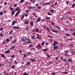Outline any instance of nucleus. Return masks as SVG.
<instances>
[{
  "label": "nucleus",
  "mask_w": 75,
  "mask_h": 75,
  "mask_svg": "<svg viewBox=\"0 0 75 75\" xmlns=\"http://www.w3.org/2000/svg\"><path fill=\"white\" fill-rule=\"evenodd\" d=\"M35 48H36L38 50H40L41 48H42V46L40 45V44H38L37 46H36Z\"/></svg>",
  "instance_id": "obj_1"
},
{
  "label": "nucleus",
  "mask_w": 75,
  "mask_h": 75,
  "mask_svg": "<svg viewBox=\"0 0 75 75\" xmlns=\"http://www.w3.org/2000/svg\"><path fill=\"white\" fill-rule=\"evenodd\" d=\"M57 44H58V42L56 41H54V42L52 44L53 46H54V47H55V46H57Z\"/></svg>",
  "instance_id": "obj_2"
},
{
  "label": "nucleus",
  "mask_w": 75,
  "mask_h": 75,
  "mask_svg": "<svg viewBox=\"0 0 75 75\" xmlns=\"http://www.w3.org/2000/svg\"><path fill=\"white\" fill-rule=\"evenodd\" d=\"M41 18L38 17V19H37V20L36 21V23H38V22H40V21H41Z\"/></svg>",
  "instance_id": "obj_3"
},
{
  "label": "nucleus",
  "mask_w": 75,
  "mask_h": 75,
  "mask_svg": "<svg viewBox=\"0 0 75 75\" xmlns=\"http://www.w3.org/2000/svg\"><path fill=\"white\" fill-rule=\"evenodd\" d=\"M28 9L30 10V9H34L35 7L34 6H28Z\"/></svg>",
  "instance_id": "obj_4"
},
{
  "label": "nucleus",
  "mask_w": 75,
  "mask_h": 75,
  "mask_svg": "<svg viewBox=\"0 0 75 75\" xmlns=\"http://www.w3.org/2000/svg\"><path fill=\"white\" fill-rule=\"evenodd\" d=\"M50 2H49L45 3L43 4V5H44L45 6H47L48 5H50Z\"/></svg>",
  "instance_id": "obj_5"
},
{
  "label": "nucleus",
  "mask_w": 75,
  "mask_h": 75,
  "mask_svg": "<svg viewBox=\"0 0 75 75\" xmlns=\"http://www.w3.org/2000/svg\"><path fill=\"white\" fill-rule=\"evenodd\" d=\"M53 50L54 51L55 50H58V46H55L53 47Z\"/></svg>",
  "instance_id": "obj_6"
},
{
  "label": "nucleus",
  "mask_w": 75,
  "mask_h": 75,
  "mask_svg": "<svg viewBox=\"0 0 75 75\" xmlns=\"http://www.w3.org/2000/svg\"><path fill=\"white\" fill-rule=\"evenodd\" d=\"M13 28L14 29H19L20 28V27L17 26H13Z\"/></svg>",
  "instance_id": "obj_7"
},
{
  "label": "nucleus",
  "mask_w": 75,
  "mask_h": 75,
  "mask_svg": "<svg viewBox=\"0 0 75 75\" xmlns=\"http://www.w3.org/2000/svg\"><path fill=\"white\" fill-rule=\"evenodd\" d=\"M1 54V56L3 58H5L6 57V56L3 54Z\"/></svg>",
  "instance_id": "obj_8"
},
{
  "label": "nucleus",
  "mask_w": 75,
  "mask_h": 75,
  "mask_svg": "<svg viewBox=\"0 0 75 75\" xmlns=\"http://www.w3.org/2000/svg\"><path fill=\"white\" fill-rule=\"evenodd\" d=\"M14 68H15V66L14 65L11 66V69H14Z\"/></svg>",
  "instance_id": "obj_9"
},
{
  "label": "nucleus",
  "mask_w": 75,
  "mask_h": 75,
  "mask_svg": "<svg viewBox=\"0 0 75 75\" xmlns=\"http://www.w3.org/2000/svg\"><path fill=\"white\" fill-rule=\"evenodd\" d=\"M14 48H15V46H13V47H11V48L10 49V50H14Z\"/></svg>",
  "instance_id": "obj_10"
},
{
  "label": "nucleus",
  "mask_w": 75,
  "mask_h": 75,
  "mask_svg": "<svg viewBox=\"0 0 75 75\" xmlns=\"http://www.w3.org/2000/svg\"><path fill=\"white\" fill-rule=\"evenodd\" d=\"M42 50H43V51L47 52V51H48V48H46L44 49H43Z\"/></svg>",
  "instance_id": "obj_11"
},
{
  "label": "nucleus",
  "mask_w": 75,
  "mask_h": 75,
  "mask_svg": "<svg viewBox=\"0 0 75 75\" xmlns=\"http://www.w3.org/2000/svg\"><path fill=\"white\" fill-rule=\"evenodd\" d=\"M9 52H10V50H7L5 52V54H7V53H9Z\"/></svg>",
  "instance_id": "obj_12"
},
{
  "label": "nucleus",
  "mask_w": 75,
  "mask_h": 75,
  "mask_svg": "<svg viewBox=\"0 0 75 75\" xmlns=\"http://www.w3.org/2000/svg\"><path fill=\"white\" fill-rule=\"evenodd\" d=\"M24 23L25 24H29V23H28V21H25V22Z\"/></svg>",
  "instance_id": "obj_13"
},
{
  "label": "nucleus",
  "mask_w": 75,
  "mask_h": 75,
  "mask_svg": "<svg viewBox=\"0 0 75 75\" xmlns=\"http://www.w3.org/2000/svg\"><path fill=\"white\" fill-rule=\"evenodd\" d=\"M25 13L24 14V15H23V16H22V17L21 18V20H23V19L24 18V16H25Z\"/></svg>",
  "instance_id": "obj_14"
},
{
  "label": "nucleus",
  "mask_w": 75,
  "mask_h": 75,
  "mask_svg": "<svg viewBox=\"0 0 75 75\" xmlns=\"http://www.w3.org/2000/svg\"><path fill=\"white\" fill-rule=\"evenodd\" d=\"M31 63V62H27L26 65H29V64H30Z\"/></svg>",
  "instance_id": "obj_15"
},
{
  "label": "nucleus",
  "mask_w": 75,
  "mask_h": 75,
  "mask_svg": "<svg viewBox=\"0 0 75 75\" xmlns=\"http://www.w3.org/2000/svg\"><path fill=\"white\" fill-rule=\"evenodd\" d=\"M46 19L47 20H50L51 19V18L50 17H46Z\"/></svg>",
  "instance_id": "obj_16"
},
{
  "label": "nucleus",
  "mask_w": 75,
  "mask_h": 75,
  "mask_svg": "<svg viewBox=\"0 0 75 75\" xmlns=\"http://www.w3.org/2000/svg\"><path fill=\"white\" fill-rule=\"evenodd\" d=\"M20 8V7H17L16 8H15V11H17Z\"/></svg>",
  "instance_id": "obj_17"
},
{
  "label": "nucleus",
  "mask_w": 75,
  "mask_h": 75,
  "mask_svg": "<svg viewBox=\"0 0 75 75\" xmlns=\"http://www.w3.org/2000/svg\"><path fill=\"white\" fill-rule=\"evenodd\" d=\"M16 41H17V40H16V39L15 40L13 41L11 43L12 44H13L14 43H15L16 42Z\"/></svg>",
  "instance_id": "obj_18"
},
{
  "label": "nucleus",
  "mask_w": 75,
  "mask_h": 75,
  "mask_svg": "<svg viewBox=\"0 0 75 75\" xmlns=\"http://www.w3.org/2000/svg\"><path fill=\"white\" fill-rule=\"evenodd\" d=\"M35 31L36 33H38L39 32V30L38 28H36L35 29Z\"/></svg>",
  "instance_id": "obj_19"
},
{
  "label": "nucleus",
  "mask_w": 75,
  "mask_h": 75,
  "mask_svg": "<svg viewBox=\"0 0 75 75\" xmlns=\"http://www.w3.org/2000/svg\"><path fill=\"white\" fill-rule=\"evenodd\" d=\"M30 24L31 26V27H33V22H30Z\"/></svg>",
  "instance_id": "obj_20"
},
{
  "label": "nucleus",
  "mask_w": 75,
  "mask_h": 75,
  "mask_svg": "<svg viewBox=\"0 0 75 75\" xmlns=\"http://www.w3.org/2000/svg\"><path fill=\"white\" fill-rule=\"evenodd\" d=\"M31 61H33V62H35V61H36V60H35V59H31Z\"/></svg>",
  "instance_id": "obj_21"
},
{
  "label": "nucleus",
  "mask_w": 75,
  "mask_h": 75,
  "mask_svg": "<svg viewBox=\"0 0 75 75\" xmlns=\"http://www.w3.org/2000/svg\"><path fill=\"white\" fill-rule=\"evenodd\" d=\"M75 6V4H73L72 6V8H74Z\"/></svg>",
  "instance_id": "obj_22"
},
{
  "label": "nucleus",
  "mask_w": 75,
  "mask_h": 75,
  "mask_svg": "<svg viewBox=\"0 0 75 75\" xmlns=\"http://www.w3.org/2000/svg\"><path fill=\"white\" fill-rule=\"evenodd\" d=\"M15 12L14 11H13L12 12L11 14H12V16H13V15H14V14Z\"/></svg>",
  "instance_id": "obj_23"
},
{
  "label": "nucleus",
  "mask_w": 75,
  "mask_h": 75,
  "mask_svg": "<svg viewBox=\"0 0 75 75\" xmlns=\"http://www.w3.org/2000/svg\"><path fill=\"white\" fill-rule=\"evenodd\" d=\"M3 13L2 12H0V16H3Z\"/></svg>",
  "instance_id": "obj_24"
},
{
  "label": "nucleus",
  "mask_w": 75,
  "mask_h": 75,
  "mask_svg": "<svg viewBox=\"0 0 75 75\" xmlns=\"http://www.w3.org/2000/svg\"><path fill=\"white\" fill-rule=\"evenodd\" d=\"M68 60L69 61V62H72V60H71V59H69V58L68 59Z\"/></svg>",
  "instance_id": "obj_25"
},
{
  "label": "nucleus",
  "mask_w": 75,
  "mask_h": 75,
  "mask_svg": "<svg viewBox=\"0 0 75 75\" xmlns=\"http://www.w3.org/2000/svg\"><path fill=\"white\" fill-rule=\"evenodd\" d=\"M69 52L67 50H66L64 51V52L65 53V54H68Z\"/></svg>",
  "instance_id": "obj_26"
},
{
  "label": "nucleus",
  "mask_w": 75,
  "mask_h": 75,
  "mask_svg": "<svg viewBox=\"0 0 75 75\" xmlns=\"http://www.w3.org/2000/svg\"><path fill=\"white\" fill-rule=\"evenodd\" d=\"M50 31H53V32L54 33H57V32L55 31L56 30H53L52 29H51L50 30Z\"/></svg>",
  "instance_id": "obj_27"
},
{
  "label": "nucleus",
  "mask_w": 75,
  "mask_h": 75,
  "mask_svg": "<svg viewBox=\"0 0 75 75\" xmlns=\"http://www.w3.org/2000/svg\"><path fill=\"white\" fill-rule=\"evenodd\" d=\"M65 23H67V24H68V23H69V21H68V20H66L65 21Z\"/></svg>",
  "instance_id": "obj_28"
},
{
  "label": "nucleus",
  "mask_w": 75,
  "mask_h": 75,
  "mask_svg": "<svg viewBox=\"0 0 75 75\" xmlns=\"http://www.w3.org/2000/svg\"><path fill=\"white\" fill-rule=\"evenodd\" d=\"M10 41V40L9 39H6V42H9V41Z\"/></svg>",
  "instance_id": "obj_29"
},
{
  "label": "nucleus",
  "mask_w": 75,
  "mask_h": 75,
  "mask_svg": "<svg viewBox=\"0 0 75 75\" xmlns=\"http://www.w3.org/2000/svg\"><path fill=\"white\" fill-rule=\"evenodd\" d=\"M44 44H45V43L44 42H42V43L41 44V45L42 46L44 45Z\"/></svg>",
  "instance_id": "obj_30"
},
{
  "label": "nucleus",
  "mask_w": 75,
  "mask_h": 75,
  "mask_svg": "<svg viewBox=\"0 0 75 75\" xmlns=\"http://www.w3.org/2000/svg\"><path fill=\"white\" fill-rule=\"evenodd\" d=\"M13 33V30H11L9 32V34H11Z\"/></svg>",
  "instance_id": "obj_31"
},
{
  "label": "nucleus",
  "mask_w": 75,
  "mask_h": 75,
  "mask_svg": "<svg viewBox=\"0 0 75 75\" xmlns=\"http://www.w3.org/2000/svg\"><path fill=\"white\" fill-rule=\"evenodd\" d=\"M46 55L47 56V58H50V56L49 55V54H46Z\"/></svg>",
  "instance_id": "obj_32"
},
{
  "label": "nucleus",
  "mask_w": 75,
  "mask_h": 75,
  "mask_svg": "<svg viewBox=\"0 0 75 75\" xmlns=\"http://www.w3.org/2000/svg\"><path fill=\"white\" fill-rule=\"evenodd\" d=\"M25 0H21L20 3H23V2H24V1H25Z\"/></svg>",
  "instance_id": "obj_33"
},
{
  "label": "nucleus",
  "mask_w": 75,
  "mask_h": 75,
  "mask_svg": "<svg viewBox=\"0 0 75 75\" xmlns=\"http://www.w3.org/2000/svg\"><path fill=\"white\" fill-rule=\"evenodd\" d=\"M23 75H28V74H27V72H25L23 74Z\"/></svg>",
  "instance_id": "obj_34"
},
{
  "label": "nucleus",
  "mask_w": 75,
  "mask_h": 75,
  "mask_svg": "<svg viewBox=\"0 0 75 75\" xmlns=\"http://www.w3.org/2000/svg\"><path fill=\"white\" fill-rule=\"evenodd\" d=\"M64 19H67V18H68V16H64L63 17Z\"/></svg>",
  "instance_id": "obj_35"
},
{
  "label": "nucleus",
  "mask_w": 75,
  "mask_h": 75,
  "mask_svg": "<svg viewBox=\"0 0 75 75\" xmlns=\"http://www.w3.org/2000/svg\"><path fill=\"white\" fill-rule=\"evenodd\" d=\"M20 11H21V10H20V9H19L17 13H18V14H19L20 13Z\"/></svg>",
  "instance_id": "obj_36"
},
{
  "label": "nucleus",
  "mask_w": 75,
  "mask_h": 75,
  "mask_svg": "<svg viewBox=\"0 0 75 75\" xmlns=\"http://www.w3.org/2000/svg\"><path fill=\"white\" fill-rule=\"evenodd\" d=\"M16 21H14L12 23V25H14L15 23H16Z\"/></svg>",
  "instance_id": "obj_37"
},
{
  "label": "nucleus",
  "mask_w": 75,
  "mask_h": 75,
  "mask_svg": "<svg viewBox=\"0 0 75 75\" xmlns=\"http://www.w3.org/2000/svg\"><path fill=\"white\" fill-rule=\"evenodd\" d=\"M25 4H24V5H26V4H28V1H26L25 2Z\"/></svg>",
  "instance_id": "obj_38"
},
{
  "label": "nucleus",
  "mask_w": 75,
  "mask_h": 75,
  "mask_svg": "<svg viewBox=\"0 0 75 75\" xmlns=\"http://www.w3.org/2000/svg\"><path fill=\"white\" fill-rule=\"evenodd\" d=\"M47 30L48 31V32H50V28H49L47 27Z\"/></svg>",
  "instance_id": "obj_39"
},
{
  "label": "nucleus",
  "mask_w": 75,
  "mask_h": 75,
  "mask_svg": "<svg viewBox=\"0 0 75 75\" xmlns=\"http://www.w3.org/2000/svg\"><path fill=\"white\" fill-rule=\"evenodd\" d=\"M41 8H42V7H41V6H38V9H41Z\"/></svg>",
  "instance_id": "obj_40"
},
{
  "label": "nucleus",
  "mask_w": 75,
  "mask_h": 75,
  "mask_svg": "<svg viewBox=\"0 0 75 75\" xmlns=\"http://www.w3.org/2000/svg\"><path fill=\"white\" fill-rule=\"evenodd\" d=\"M22 41H23V42H25V39H22Z\"/></svg>",
  "instance_id": "obj_41"
},
{
  "label": "nucleus",
  "mask_w": 75,
  "mask_h": 75,
  "mask_svg": "<svg viewBox=\"0 0 75 75\" xmlns=\"http://www.w3.org/2000/svg\"><path fill=\"white\" fill-rule=\"evenodd\" d=\"M27 54H28V55H30V54H31V53L30 52H28L27 53Z\"/></svg>",
  "instance_id": "obj_42"
},
{
  "label": "nucleus",
  "mask_w": 75,
  "mask_h": 75,
  "mask_svg": "<svg viewBox=\"0 0 75 75\" xmlns=\"http://www.w3.org/2000/svg\"><path fill=\"white\" fill-rule=\"evenodd\" d=\"M71 35H73V36H75V32H74L73 33H72Z\"/></svg>",
  "instance_id": "obj_43"
},
{
  "label": "nucleus",
  "mask_w": 75,
  "mask_h": 75,
  "mask_svg": "<svg viewBox=\"0 0 75 75\" xmlns=\"http://www.w3.org/2000/svg\"><path fill=\"white\" fill-rule=\"evenodd\" d=\"M18 14H19V13H16V14L15 15V17H17V16L18 15Z\"/></svg>",
  "instance_id": "obj_44"
},
{
  "label": "nucleus",
  "mask_w": 75,
  "mask_h": 75,
  "mask_svg": "<svg viewBox=\"0 0 75 75\" xmlns=\"http://www.w3.org/2000/svg\"><path fill=\"white\" fill-rule=\"evenodd\" d=\"M3 34H2V33H0V35L2 37H4V36H3Z\"/></svg>",
  "instance_id": "obj_45"
},
{
  "label": "nucleus",
  "mask_w": 75,
  "mask_h": 75,
  "mask_svg": "<svg viewBox=\"0 0 75 75\" xmlns=\"http://www.w3.org/2000/svg\"><path fill=\"white\" fill-rule=\"evenodd\" d=\"M59 58H60V59H61V60H63V59H64V58H63V57H59Z\"/></svg>",
  "instance_id": "obj_46"
},
{
  "label": "nucleus",
  "mask_w": 75,
  "mask_h": 75,
  "mask_svg": "<svg viewBox=\"0 0 75 75\" xmlns=\"http://www.w3.org/2000/svg\"><path fill=\"white\" fill-rule=\"evenodd\" d=\"M33 47V46L31 45H30L29 46V48H31V47Z\"/></svg>",
  "instance_id": "obj_47"
},
{
  "label": "nucleus",
  "mask_w": 75,
  "mask_h": 75,
  "mask_svg": "<svg viewBox=\"0 0 75 75\" xmlns=\"http://www.w3.org/2000/svg\"><path fill=\"white\" fill-rule=\"evenodd\" d=\"M63 61L64 62H66V61H67V60L66 59H63Z\"/></svg>",
  "instance_id": "obj_48"
},
{
  "label": "nucleus",
  "mask_w": 75,
  "mask_h": 75,
  "mask_svg": "<svg viewBox=\"0 0 75 75\" xmlns=\"http://www.w3.org/2000/svg\"><path fill=\"white\" fill-rule=\"evenodd\" d=\"M31 38L32 39H34V38H35V37L34 36H33L31 37Z\"/></svg>",
  "instance_id": "obj_49"
},
{
  "label": "nucleus",
  "mask_w": 75,
  "mask_h": 75,
  "mask_svg": "<svg viewBox=\"0 0 75 75\" xmlns=\"http://www.w3.org/2000/svg\"><path fill=\"white\" fill-rule=\"evenodd\" d=\"M33 15L35 16V17H37V16H36V14H35V13H33Z\"/></svg>",
  "instance_id": "obj_50"
},
{
  "label": "nucleus",
  "mask_w": 75,
  "mask_h": 75,
  "mask_svg": "<svg viewBox=\"0 0 75 75\" xmlns=\"http://www.w3.org/2000/svg\"><path fill=\"white\" fill-rule=\"evenodd\" d=\"M14 63L15 64H17V61H15L14 62Z\"/></svg>",
  "instance_id": "obj_51"
},
{
  "label": "nucleus",
  "mask_w": 75,
  "mask_h": 75,
  "mask_svg": "<svg viewBox=\"0 0 75 75\" xmlns=\"http://www.w3.org/2000/svg\"><path fill=\"white\" fill-rule=\"evenodd\" d=\"M63 74H68V72H63Z\"/></svg>",
  "instance_id": "obj_52"
},
{
  "label": "nucleus",
  "mask_w": 75,
  "mask_h": 75,
  "mask_svg": "<svg viewBox=\"0 0 75 75\" xmlns=\"http://www.w3.org/2000/svg\"><path fill=\"white\" fill-rule=\"evenodd\" d=\"M67 14H71V12L69 11H67Z\"/></svg>",
  "instance_id": "obj_53"
},
{
  "label": "nucleus",
  "mask_w": 75,
  "mask_h": 75,
  "mask_svg": "<svg viewBox=\"0 0 75 75\" xmlns=\"http://www.w3.org/2000/svg\"><path fill=\"white\" fill-rule=\"evenodd\" d=\"M44 3V2L43 1H42V2H41V3H40V4H42V3Z\"/></svg>",
  "instance_id": "obj_54"
},
{
  "label": "nucleus",
  "mask_w": 75,
  "mask_h": 75,
  "mask_svg": "<svg viewBox=\"0 0 75 75\" xmlns=\"http://www.w3.org/2000/svg\"><path fill=\"white\" fill-rule=\"evenodd\" d=\"M10 8L11 10V11H12V10H13V8L12 7H10Z\"/></svg>",
  "instance_id": "obj_55"
},
{
  "label": "nucleus",
  "mask_w": 75,
  "mask_h": 75,
  "mask_svg": "<svg viewBox=\"0 0 75 75\" xmlns=\"http://www.w3.org/2000/svg\"><path fill=\"white\" fill-rule=\"evenodd\" d=\"M47 14H48V15H49V16H51V13H47Z\"/></svg>",
  "instance_id": "obj_56"
},
{
  "label": "nucleus",
  "mask_w": 75,
  "mask_h": 75,
  "mask_svg": "<svg viewBox=\"0 0 75 75\" xmlns=\"http://www.w3.org/2000/svg\"><path fill=\"white\" fill-rule=\"evenodd\" d=\"M11 57L12 58H14V57H15L14 56V55H11Z\"/></svg>",
  "instance_id": "obj_57"
},
{
  "label": "nucleus",
  "mask_w": 75,
  "mask_h": 75,
  "mask_svg": "<svg viewBox=\"0 0 75 75\" xmlns=\"http://www.w3.org/2000/svg\"><path fill=\"white\" fill-rule=\"evenodd\" d=\"M50 11H51V12H52V13H54V12L53 10H51Z\"/></svg>",
  "instance_id": "obj_58"
},
{
  "label": "nucleus",
  "mask_w": 75,
  "mask_h": 75,
  "mask_svg": "<svg viewBox=\"0 0 75 75\" xmlns=\"http://www.w3.org/2000/svg\"><path fill=\"white\" fill-rule=\"evenodd\" d=\"M7 72L6 71H4V74H5V75H7V74H6V73Z\"/></svg>",
  "instance_id": "obj_59"
},
{
  "label": "nucleus",
  "mask_w": 75,
  "mask_h": 75,
  "mask_svg": "<svg viewBox=\"0 0 75 75\" xmlns=\"http://www.w3.org/2000/svg\"><path fill=\"white\" fill-rule=\"evenodd\" d=\"M26 40H27L28 41H30V39L26 38Z\"/></svg>",
  "instance_id": "obj_60"
},
{
  "label": "nucleus",
  "mask_w": 75,
  "mask_h": 75,
  "mask_svg": "<svg viewBox=\"0 0 75 75\" xmlns=\"http://www.w3.org/2000/svg\"><path fill=\"white\" fill-rule=\"evenodd\" d=\"M55 59H56V60H58V58L57 57H56L55 58Z\"/></svg>",
  "instance_id": "obj_61"
},
{
  "label": "nucleus",
  "mask_w": 75,
  "mask_h": 75,
  "mask_svg": "<svg viewBox=\"0 0 75 75\" xmlns=\"http://www.w3.org/2000/svg\"><path fill=\"white\" fill-rule=\"evenodd\" d=\"M69 1H67L66 2V4H67V5H68V4H69Z\"/></svg>",
  "instance_id": "obj_62"
},
{
  "label": "nucleus",
  "mask_w": 75,
  "mask_h": 75,
  "mask_svg": "<svg viewBox=\"0 0 75 75\" xmlns=\"http://www.w3.org/2000/svg\"><path fill=\"white\" fill-rule=\"evenodd\" d=\"M64 17H62L61 18V20H63V19H64Z\"/></svg>",
  "instance_id": "obj_63"
},
{
  "label": "nucleus",
  "mask_w": 75,
  "mask_h": 75,
  "mask_svg": "<svg viewBox=\"0 0 75 75\" xmlns=\"http://www.w3.org/2000/svg\"><path fill=\"white\" fill-rule=\"evenodd\" d=\"M51 24L52 25H54V23L53 22H51Z\"/></svg>",
  "instance_id": "obj_64"
}]
</instances>
